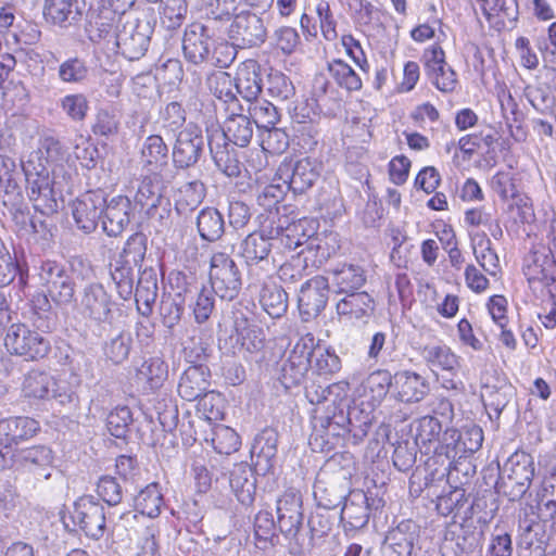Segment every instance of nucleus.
Wrapping results in <instances>:
<instances>
[{"instance_id": "nucleus-1", "label": "nucleus", "mask_w": 556, "mask_h": 556, "mask_svg": "<svg viewBox=\"0 0 556 556\" xmlns=\"http://www.w3.org/2000/svg\"><path fill=\"white\" fill-rule=\"evenodd\" d=\"M529 286L536 299L548 305L546 314L539 313V318L547 329L556 326V258L549 247L535 249L523 268Z\"/></svg>"}, {"instance_id": "nucleus-2", "label": "nucleus", "mask_w": 556, "mask_h": 556, "mask_svg": "<svg viewBox=\"0 0 556 556\" xmlns=\"http://www.w3.org/2000/svg\"><path fill=\"white\" fill-rule=\"evenodd\" d=\"M270 237L252 232L240 244V253L247 266L248 279L251 285H258L275 270V260L270 258Z\"/></svg>"}, {"instance_id": "nucleus-3", "label": "nucleus", "mask_w": 556, "mask_h": 556, "mask_svg": "<svg viewBox=\"0 0 556 556\" xmlns=\"http://www.w3.org/2000/svg\"><path fill=\"white\" fill-rule=\"evenodd\" d=\"M276 513L277 527L291 546L309 545V541L299 538L304 513L302 494L298 489L289 488L277 498Z\"/></svg>"}, {"instance_id": "nucleus-4", "label": "nucleus", "mask_w": 556, "mask_h": 556, "mask_svg": "<svg viewBox=\"0 0 556 556\" xmlns=\"http://www.w3.org/2000/svg\"><path fill=\"white\" fill-rule=\"evenodd\" d=\"M533 476L531 456L526 452H515L501 468L498 484L510 501H518L528 491Z\"/></svg>"}, {"instance_id": "nucleus-5", "label": "nucleus", "mask_w": 556, "mask_h": 556, "mask_svg": "<svg viewBox=\"0 0 556 556\" xmlns=\"http://www.w3.org/2000/svg\"><path fill=\"white\" fill-rule=\"evenodd\" d=\"M4 344L11 354L21 356L25 361H40L51 352L50 341L22 323L11 325Z\"/></svg>"}, {"instance_id": "nucleus-6", "label": "nucleus", "mask_w": 556, "mask_h": 556, "mask_svg": "<svg viewBox=\"0 0 556 556\" xmlns=\"http://www.w3.org/2000/svg\"><path fill=\"white\" fill-rule=\"evenodd\" d=\"M163 192L162 176L159 173H152L142 178L134 197L135 205L140 206L150 219L160 224L170 215V202Z\"/></svg>"}, {"instance_id": "nucleus-7", "label": "nucleus", "mask_w": 556, "mask_h": 556, "mask_svg": "<svg viewBox=\"0 0 556 556\" xmlns=\"http://www.w3.org/2000/svg\"><path fill=\"white\" fill-rule=\"evenodd\" d=\"M210 281L213 292L222 300L232 301L241 290V273L236 262L224 252H216L210 262Z\"/></svg>"}, {"instance_id": "nucleus-8", "label": "nucleus", "mask_w": 556, "mask_h": 556, "mask_svg": "<svg viewBox=\"0 0 556 556\" xmlns=\"http://www.w3.org/2000/svg\"><path fill=\"white\" fill-rule=\"evenodd\" d=\"M38 277L55 305L68 307L73 303L77 304L75 281L67 274L63 265L55 261H42L39 266Z\"/></svg>"}, {"instance_id": "nucleus-9", "label": "nucleus", "mask_w": 556, "mask_h": 556, "mask_svg": "<svg viewBox=\"0 0 556 556\" xmlns=\"http://www.w3.org/2000/svg\"><path fill=\"white\" fill-rule=\"evenodd\" d=\"M115 306L112 295L99 282L86 285L78 296L76 308L86 319L97 324L111 323Z\"/></svg>"}, {"instance_id": "nucleus-10", "label": "nucleus", "mask_w": 556, "mask_h": 556, "mask_svg": "<svg viewBox=\"0 0 556 556\" xmlns=\"http://www.w3.org/2000/svg\"><path fill=\"white\" fill-rule=\"evenodd\" d=\"M204 151V137L198 124L189 123L177 136L172 150L173 165L177 169L193 167Z\"/></svg>"}, {"instance_id": "nucleus-11", "label": "nucleus", "mask_w": 556, "mask_h": 556, "mask_svg": "<svg viewBox=\"0 0 556 556\" xmlns=\"http://www.w3.org/2000/svg\"><path fill=\"white\" fill-rule=\"evenodd\" d=\"M228 37L240 49L258 47L266 40L267 28L260 15L241 10L228 28Z\"/></svg>"}, {"instance_id": "nucleus-12", "label": "nucleus", "mask_w": 556, "mask_h": 556, "mask_svg": "<svg viewBox=\"0 0 556 556\" xmlns=\"http://www.w3.org/2000/svg\"><path fill=\"white\" fill-rule=\"evenodd\" d=\"M320 170L321 164L316 159L306 156L294 162H283L278 167L277 175L293 193H304L314 186Z\"/></svg>"}, {"instance_id": "nucleus-13", "label": "nucleus", "mask_w": 556, "mask_h": 556, "mask_svg": "<svg viewBox=\"0 0 556 556\" xmlns=\"http://www.w3.org/2000/svg\"><path fill=\"white\" fill-rule=\"evenodd\" d=\"M71 520L93 540H99L104 535L105 508L93 496H83L74 503Z\"/></svg>"}, {"instance_id": "nucleus-14", "label": "nucleus", "mask_w": 556, "mask_h": 556, "mask_svg": "<svg viewBox=\"0 0 556 556\" xmlns=\"http://www.w3.org/2000/svg\"><path fill=\"white\" fill-rule=\"evenodd\" d=\"M152 28L149 22H126L116 34V46L122 55L129 61L141 59L148 51Z\"/></svg>"}, {"instance_id": "nucleus-15", "label": "nucleus", "mask_w": 556, "mask_h": 556, "mask_svg": "<svg viewBox=\"0 0 556 556\" xmlns=\"http://www.w3.org/2000/svg\"><path fill=\"white\" fill-rule=\"evenodd\" d=\"M329 292V279L324 276H315L301 286L298 307L304 321H309L320 315L327 305Z\"/></svg>"}, {"instance_id": "nucleus-16", "label": "nucleus", "mask_w": 556, "mask_h": 556, "mask_svg": "<svg viewBox=\"0 0 556 556\" xmlns=\"http://www.w3.org/2000/svg\"><path fill=\"white\" fill-rule=\"evenodd\" d=\"M380 504L381 500L372 497L370 492L353 490L344 498L340 518L350 529H362L368 523L371 510H377Z\"/></svg>"}, {"instance_id": "nucleus-17", "label": "nucleus", "mask_w": 556, "mask_h": 556, "mask_svg": "<svg viewBox=\"0 0 556 556\" xmlns=\"http://www.w3.org/2000/svg\"><path fill=\"white\" fill-rule=\"evenodd\" d=\"M105 198L101 191H89L71 204L76 227L85 233L93 232L103 214Z\"/></svg>"}, {"instance_id": "nucleus-18", "label": "nucleus", "mask_w": 556, "mask_h": 556, "mask_svg": "<svg viewBox=\"0 0 556 556\" xmlns=\"http://www.w3.org/2000/svg\"><path fill=\"white\" fill-rule=\"evenodd\" d=\"M213 45L214 41L206 25L194 22L186 27L182 37V52L188 62L194 65L208 62Z\"/></svg>"}, {"instance_id": "nucleus-19", "label": "nucleus", "mask_w": 556, "mask_h": 556, "mask_svg": "<svg viewBox=\"0 0 556 556\" xmlns=\"http://www.w3.org/2000/svg\"><path fill=\"white\" fill-rule=\"evenodd\" d=\"M219 130L224 141L233 146L248 147L253 138L254 122L243 114H231L220 126L217 122H206L205 134L211 136V131Z\"/></svg>"}, {"instance_id": "nucleus-20", "label": "nucleus", "mask_w": 556, "mask_h": 556, "mask_svg": "<svg viewBox=\"0 0 556 556\" xmlns=\"http://www.w3.org/2000/svg\"><path fill=\"white\" fill-rule=\"evenodd\" d=\"M419 538V526L410 520H402L388 531L382 547L383 556H412Z\"/></svg>"}, {"instance_id": "nucleus-21", "label": "nucleus", "mask_w": 556, "mask_h": 556, "mask_svg": "<svg viewBox=\"0 0 556 556\" xmlns=\"http://www.w3.org/2000/svg\"><path fill=\"white\" fill-rule=\"evenodd\" d=\"M312 354V348L305 342L300 341L293 346L281 368L280 380L285 388L299 386L304 380L313 363Z\"/></svg>"}, {"instance_id": "nucleus-22", "label": "nucleus", "mask_w": 556, "mask_h": 556, "mask_svg": "<svg viewBox=\"0 0 556 556\" xmlns=\"http://www.w3.org/2000/svg\"><path fill=\"white\" fill-rule=\"evenodd\" d=\"M278 432L276 429L264 428L254 439L251 454L257 473H269L277 464Z\"/></svg>"}, {"instance_id": "nucleus-23", "label": "nucleus", "mask_w": 556, "mask_h": 556, "mask_svg": "<svg viewBox=\"0 0 556 556\" xmlns=\"http://www.w3.org/2000/svg\"><path fill=\"white\" fill-rule=\"evenodd\" d=\"M222 132L211 131L206 135L208 150L215 166L227 177L233 178L241 174V162L233 146L224 141Z\"/></svg>"}, {"instance_id": "nucleus-24", "label": "nucleus", "mask_w": 556, "mask_h": 556, "mask_svg": "<svg viewBox=\"0 0 556 556\" xmlns=\"http://www.w3.org/2000/svg\"><path fill=\"white\" fill-rule=\"evenodd\" d=\"M27 193L34 208L42 215H51L58 211L54 187L58 182L50 176H25Z\"/></svg>"}, {"instance_id": "nucleus-25", "label": "nucleus", "mask_w": 556, "mask_h": 556, "mask_svg": "<svg viewBox=\"0 0 556 556\" xmlns=\"http://www.w3.org/2000/svg\"><path fill=\"white\" fill-rule=\"evenodd\" d=\"M131 202L128 197L117 195L105 202L102 229L109 237L119 236L130 222Z\"/></svg>"}, {"instance_id": "nucleus-26", "label": "nucleus", "mask_w": 556, "mask_h": 556, "mask_svg": "<svg viewBox=\"0 0 556 556\" xmlns=\"http://www.w3.org/2000/svg\"><path fill=\"white\" fill-rule=\"evenodd\" d=\"M211 372L205 365L189 366L180 377L178 383L179 395L187 401H195L206 396L211 382Z\"/></svg>"}, {"instance_id": "nucleus-27", "label": "nucleus", "mask_w": 556, "mask_h": 556, "mask_svg": "<svg viewBox=\"0 0 556 556\" xmlns=\"http://www.w3.org/2000/svg\"><path fill=\"white\" fill-rule=\"evenodd\" d=\"M117 10L110 5L91 3L87 13L86 33L92 42H99L113 33Z\"/></svg>"}, {"instance_id": "nucleus-28", "label": "nucleus", "mask_w": 556, "mask_h": 556, "mask_svg": "<svg viewBox=\"0 0 556 556\" xmlns=\"http://www.w3.org/2000/svg\"><path fill=\"white\" fill-rule=\"evenodd\" d=\"M430 392L428 380L421 375L402 370L395 372L394 396L404 403H418Z\"/></svg>"}, {"instance_id": "nucleus-29", "label": "nucleus", "mask_w": 556, "mask_h": 556, "mask_svg": "<svg viewBox=\"0 0 556 556\" xmlns=\"http://www.w3.org/2000/svg\"><path fill=\"white\" fill-rule=\"evenodd\" d=\"M16 462L28 471L43 479H49L54 455L47 445H34L17 451Z\"/></svg>"}, {"instance_id": "nucleus-30", "label": "nucleus", "mask_w": 556, "mask_h": 556, "mask_svg": "<svg viewBox=\"0 0 556 556\" xmlns=\"http://www.w3.org/2000/svg\"><path fill=\"white\" fill-rule=\"evenodd\" d=\"M336 521V514L328 509L317 508L311 514L307 520L308 535L302 530L299 531V538L309 541V545L294 546L291 549L294 554H302L305 551L312 549L318 540L327 536L333 529Z\"/></svg>"}, {"instance_id": "nucleus-31", "label": "nucleus", "mask_w": 556, "mask_h": 556, "mask_svg": "<svg viewBox=\"0 0 556 556\" xmlns=\"http://www.w3.org/2000/svg\"><path fill=\"white\" fill-rule=\"evenodd\" d=\"M540 521H532L525 518L519 520L520 540L519 544L522 547L531 548L530 534H533L536 540V549L541 554L545 552L549 541L555 534V520L551 517H542L539 515Z\"/></svg>"}, {"instance_id": "nucleus-32", "label": "nucleus", "mask_w": 556, "mask_h": 556, "mask_svg": "<svg viewBox=\"0 0 556 556\" xmlns=\"http://www.w3.org/2000/svg\"><path fill=\"white\" fill-rule=\"evenodd\" d=\"M255 468L245 463L236 464L230 471L229 483L237 500L244 506L253 504L256 494Z\"/></svg>"}, {"instance_id": "nucleus-33", "label": "nucleus", "mask_w": 556, "mask_h": 556, "mask_svg": "<svg viewBox=\"0 0 556 556\" xmlns=\"http://www.w3.org/2000/svg\"><path fill=\"white\" fill-rule=\"evenodd\" d=\"M39 424L29 417H11L0 420V445L10 447L20 441L34 437Z\"/></svg>"}, {"instance_id": "nucleus-34", "label": "nucleus", "mask_w": 556, "mask_h": 556, "mask_svg": "<svg viewBox=\"0 0 556 556\" xmlns=\"http://www.w3.org/2000/svg\"><path fill=\"white\" fill-rule=\"evenodd\" d=\"M43 16L54 26L68 28L80 20L81 13L77 0H45Z\"/></svg>"}, {"instance_id": "nucleus-35", "label": "nucleus", "mask_w": 556, "mask_h": 556, "mask_svg": "<svg viewBox=\"0 0 556 556\" xmlns=\"http://www.w3.org/2000/svg\"><path fill=\"white\" fill-rule=\"evenodd\" d=\"M235 81L236 94L239 93L249 102L256 100L262 92L260 65L255 61L242 63L237 71Z\"/></svg>"}, {"instance_id": "nucleus-36", "label": "nucleus", "mask_w": 556, "mask_h": 556, "mask_svg": "<svg viewBox=\"0 0 556 556\" xmlns=\"http://www.w3.org/2000/svg\"><path fill=\"white\" fill-rule=\"evenodd\" d=\"M157 298V278L153 268H144L140 271L135 300L137 309L143 317H149L153 311V304Z\"/></svg>"}, {"instance_id": "nucleus-37", "label": "nucleus", "mask_w": 556, "mask_h": 556, "mask_svg": "<svg viewBox=\"0 0 556 556\" xmlns=\"http://www.w3.org/2000/svg\"><path fill=\"white\" fill-rule=\"evenodd\" d=\"M375 311V301L367 292L348 293L337 303V313L349 320L369 317Z\"/></svg>"}, {"instance_id": "nucleus-38", "label": "nucleus", "mask_w": 556, "mask_h": 556, "mask_svg": "<svg viewBox=\"0 0 556 556\" xmlns=\"http://www.w3.org/2000/svg\"><path fill=\"white\" fill-rule=\"evenodd\" d=\"M332 277V283L340 293L356 292L366 282L364 269L354 264H342L328 270Z\"/></svg>"}, {"instance_id": "nucleus-39", "label": "nucleus", "mask_w": 556, "mask_h": 556, "mask_svg": "<svg viewBox=\"0 0 556 556\" xmlns=\"http://www.w3.org/2000/svg\"><path fill=\"white\" fill-rule=\"evenodd\" d=\"M140 160L144 168L156 173L167 164L168 147L160 135L146 138L140 150Z\"/></svg>"}, {"instance_id": "nucleus-40", "label": "nucleus", "mask_w": 556, "mask_h": 556, "mask_svg": "<svg viewBox=\"0 0 556 556\" xmlns=\"http://www.w3.org/2000/svg\"><path fill=\"white\" fill-rule=\"evenodd\" d=\"M420 355L434 372L437 370L454 372L459 367L458 356L444 344H427L421 349Z\"/></svg>"}, {"instance_id": "nucleus-41", "label": "nucleus", "mask_w": 556, "mask_h": 556, "mask_svg": "<svg viewBox=\"0 0 556 556\" xmlns=\"http://www.w3.org/2000/svg\"><path fill=\"white\" fill-rule=\"evenodd\" d=\"M197 228L203 240L215 242L219 240L225 232L224 216L215 207H204L198 214Z\"/></svg>"}, {"instance_id": "nucleus-42", "label": "nucleus", "mask_w": 556, "mask_h": 556, "mask_svg": "<svg viewBox=\"0 0 556 556\" xmlns=\"http://www.w3.org/2000/svg\"><path fill=\"white\" fill-rule=\"evenodd\" d=\"M339 245L336 241V236L330 235H316L307 242L305 248H302L300 253L304 257H311L309 263L312 266L318 267L325 263L332 254L336 253Z\"/></svg>"}, {"instance_id": "nucleus-43", "label": "nucleus", "mask_w": 556, "mask_h": 556, "mask_svg": "<svg viewBox=\"0 0 556 556\" xmlns=\"http://www.w3.org/2000/svg\"><path fill=\"white\" fill-rule=\"evenodd\" d=\"M317 222L313 218L292 219L290 227L287 228V239H282V244L289 249L305 248L307 242L317 235Z\"/></svg>"}, {"instance_id": "nucleus-44", "label": "nucleus", "mask_w": 556, "mask_h": 556, "mask_svg": "<svg viewBox=\"0 0 556 556\" xmlns=\"http://www.w3.org/2000/svg\"><path fill=\"white\" fill-rule=\"evenodd\" d=\"M139 269V265L131 264L129 261L117 257L111 265V277L116 286L118 295L123 300H128L134 293L135 269Z\"/></svg>"}, {"instance_id": "nucleus-45", "label": "nucleus", "mask_w": 556, "mask_h": 556, "mask_svg": "<svg viewBox=\"0 0 556 556\" xmlns=\"http://www.w3.org/2000/svg\"><path fill=\"white\" fill-rule=\"evenodd\" d=\"M168 367L161 357L146 359L137 370V379L144 383V389L155 391L167 379Z\"/></svg>"}, {"instance_id": "nucleus-46", "label": "nucleus", "mask_w": 556, "mask_h": 556, "mask_svg": "<svg viewBox=\"0 0 556 556\" xmlns=\"http://www.w3.org/2000/svg\"><path fill=\"white\" fill-rule=\"evenodd\" d=\"M260 303L270 317L280 318L288 309V293L276 283H264L260 293Z\"/></svg>"}, {"instance_id": "nucleus-47", "label": "nucleus", "mask_w": 556, "mask_h": 556, "mask_svg": "<svg viewBox=\"0 0 556 556\" xmlns=\"http://www.w3.org/2000/svg\"><path fill=\"white\" fill-rule=\"evenodd\" d=\"M346 429L355 439L362 440L367 435L374 419L369 405L353 402L348 406Z\"/></svg>"}, {"instance_id": "nucleus-48", "label": "nucleus", "mask_w": 556, "mask_h": 556, "mask_svg": "<svg viewBox=\"0 0 556 556\" xmlns=\"http://www.w3.org/2000/svg\"><path fill=\"white\" fill-rule=\"evenodd\" d=\"M164 505L163 494L159 483H150L134 498V506L141 515L155 518Z\"/></svg>"}, {"instance_id": "nucleus-49", "label": "nucleus", "mask_w": 556, "mask_h": 556, "mask_svg": "<svg viewBox=\"0 0 556 556\" xmlns=\"http://www.w3.org/2000/svg\"><path fill=\"white\" fill-rule=\"evenodd\" d=\"M185 311V299L180 293L164 294L159 305V316L162 325L172 332L180 323Z\"/></svg>"}, {"instance_id": "nucleus-50", "label": "nucleus", "mask_w": 556, "mask_h": 556, "mask_svg": "<svg viewBox=\"0 0 556 556\" xmlns=\"http://www.w3.org/2000/svg\"><path fill=\"white\" fill-rule=\"evenodd\" d=\"M491 245L490 239L484 233L472 238V249L477 262L484 271L495 277L500 273V260Z\"/></svg>"}, {"instance_id": "nucleus-51", "label": "nucleus", "mask_w": 556, "mask_h": 556, "mask_svg": "<svg viewBox=\"0 0 556 556\" xmlns=\"http://www.w3.org/2000/svg\"><path fill=\"white\" fill-rule=\"evenodd\" d=\"M314 497L317 508L332 510L345 498L344 490L327 483L325 475H319L314 484Z\"/></svg>"}, {"instance_id": "nucleus-52", "label": "nucleus", "mask_w": 556, "mask_h": 556, "mask_svg": "<svg viewBox=\"0 0 556 556\" xmlns=\"http://www.w3.org/2000/svg\"><path fill=\"white\" fill-rule=\"evenodd\" d=\"M327 68L336 83L348 91H358L363 83L358 74L344 61L334 59L328 62Z\"/></svg>"}, {"instance_id": "nucleus-53", "label": "nucleus", "mask_w": 556, "mask_h": 556, "mask_svg": "<svg viewBox=\"0 0 556 556\" xmlns=\"http://www.w3.org/2000/svg\"><path fill=\"white\" fill-rule=\"evenodd\" d=\"M53 377L46 371L33 369L23 381V392L27 397L49 399Z\"/></svg>"}, {"instance_id": "nucleus-54", "label": "nucleus", "mask_w": 556, "mask_h": 556, "mask_svg": "<svg viewBox=\"0 0 556 556\" xmlns=\"http://www.w3.org/2000/svg\"><path fill=\"white\" fill-rule=\"evenodd\" d=\"M235 84V78L231 77L229 73L223 71L211 74L206 79L208 90L214 94V97L225 103L237 100Z\"/></svg>"}, {"instance_id": "nucleus-55", "label": "nucleus", "mask_w": 556, "mask_h": 556, "mask_svg": "<svg viewBox=\"0 0 556 556\" xmlns=\"http://www.w3.org/2000/svg\"><path fill=\"white\" fill-rule=\"evenodd\" d=\"M211 443L218 454L230 455L241 444L238 433L225 425H217L212 430Z\"/></svg>"}, {"instance_id": "nucleus-56", "label": "nucleus", "mask_w": 556, "mask_h": 556, "mask_svg": "<svg viewBox=\"0 0 556 556\" xmlns=\"http://www.w3.org/2000/svg\"><path fill=\"white\" fill-rule=\"evenodd\" d=\"M289 207L287 205L276 206V211H269L266 222L268 225H263V232H267L273 239L280 238L287 239V228L290 227L292 219L295 217L289 216Z\"/></svg>"}, {"instance_id": "nucleus-57", "label": "nucleus", "mask_w": 556, "mask_h": 556, "mask_svg": "<svg viewBox=\"0 0 556 556\" xmlns=\"http://www.w3.org/2000/svg\"><path fill=\"white\" fill-rule=\"evenodd\" d=\"M131 344L132 339L130 332L122 330L104 343L103 352L114 364H122L128 358Z\"/></svg>"}, {"instance_id": "nucleus-58", "label": "nucleus", "mask_w": 556, "mask_h": 556, "mask_svg": "<svg viewBox=\"0 0 556 556\" xmlns=\"http://www.w3.org/2000/svg\"><path fill=\"white\" fill-rule=\"evenodd\" d=\"M132 422L130 408L128 406H117L106 417V429L113 437L126 440Z\"/></svg>"}, {"instance_id": "nucleus-59", "label": "nucleus", "mask_w": 556, "mask_h": 556, "mask_svg": "<svg viewBox=\"0 0 556 556\" xmlns=\"http://www.w3.org/2000/svg\"><path fill=\"white\" fill-rule=\"evenodd\" d=\"M309 256L304 257L300 252L292 255L278 269V277L283 283H295L308 275Z\"/></svg>"}, {"instance_id": "nucleus-60", "label": "nucleus", "mask_w": 556, "mask_h": 556, "mask_svg": "<svg viewBox=\"0 0 556 556\" xmlns=\"http://www.w3.org/2000/svg\"><path fill=\"white\" fill-rule=\"evenodd\" d=\"M366 389L371 393V397L380 402L388 392L395 390V374L392 376L389 370L378 369L372 371L366 380Z\"/></svg>"}, {"instance_id": "nucleus-61", "label": "nucleus", "mask_w": 556, "mask_h": 556, "mask_svg": "<svg viewBox=\"0 0 556 556\" xmlns=\"http://www.w3.org/2000/svg\"><path fill=\"white\" fill-rule=\"evenodd\" d=\"M421 61L424 62L425 72L430 81L438 80V77L445 73V68H452L445 61L443 49L438 45L426 49Z\"/></svg>"}, {"instance_id": "nucleus-62", "label": "nucleus", "mask_w": 556, "mask_h": 556, "mask_svg": "<svg viewBox=\"0 0 556 556\" xmlns=\"http://www.w3.org/2000/svg\"><path fill=\"white\" fill-rule=\"evenodd\" d=\"M58 75L60 80L63 83L80 84L87 79L89 68L85 60L74 56L60 64Z\"/></svg>"}, {"instance_id": "nucleus-63", "label": "nucleus", "mask_w": 556, "mask_h": 556, "mask_svg": "<svg viewBox=\"0 0 556 556\" xmlns=\"http://www.w3.org/2000/svg\"><path fill=\"white\" fill-rule=\"evenodd\" d=\"M267 91L278 101H287L295 94V88L290 78L279 71H271L268 74Z\"/></svg>"}, {"instance_id": "nucleus-64", "label": "nucleus", "mask_w": 556, "mask_h": 556, "mask_svg": "<svg viewBox=\"0 0 556 556\" xmlns=\"http://www.w3.org/2000/svg\"><path fill=\"white\" fill-rule=\"evenodd\" d=\"M465 520L470 521L471 525L475 522L485 527L494 518L495 508L485 496H476L471 505L464 511Z\"/></svg>"}]
</instances>
